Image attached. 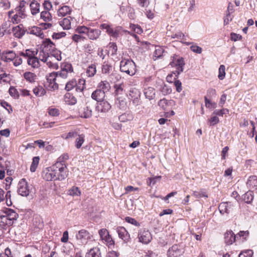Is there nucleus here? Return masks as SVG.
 Returning a JSON list of instances; mask_svg holds the SVG:
<instances>
[{
	"mask_svg": "<svg viewBox=\"0 0 257 257\" xmlns=\"http://www.w3.org/2000/svg\"><path fill=\"white\" fill-rule=\"evenodd\" d=\"M56 72L58 76L57 82L61 85V83L64 82L62 80L66 79L73 72V69L70 63H64L61 65L60 71Z\"/></svg>",
	"mask_w": 257,
	"mask_h": 257,
	"instance_id": "obj_4",
	"label": "nucleus"
},
{
	"mask_svg": "<svg viewBox=\"0 0 257 257\" xmlns=\"http://www.w3.org/2000/svg\"><path fill=\"white\" fill-rule=\"evenodd\" d=\"M253 251L251 249H247L240 252L238 257H252Z\"/></svg>",
	"mask_w": 257,
	"mask_h": 257,
	"instance_id": "obj_52",
	"label": "nucleus"
},
{
	"mask_svg": "<svg viewBox=\"0 0 257 257\" xmlns=\"http://www.w3.org/2000/svg\"><path fill=\"white\" fill-rule=\"evenodd\" d=\"M232 8L230 9V7L228 6L227 8V10L226 11V16L224 18V25H227L229 21H231L232 20V19L230 18L229 19V17H230V13H232Z\"/></svg>",
	"mask_w": 257,
	"mask_h": 257,
	"instance_id": "obj_46",
	"label": "nucleus"
},
{
	"mask_svg": "<svg viewBox=\"0 0 257 257\" xmlns=\"http://www.w3.org/2000/svg\"><path fill=\"white\" fill-rule=\"evenodd\" d=\"M44 90L42 87H36L33 89V92L36 96H40L43 94Z\"/></svg>",
	"mask_w": 257,
	"mask_h": 257,
	"instance_id": "obj_64",
	"label": "nucleus"
},
{
	"mask_svg": "<svg viewBox=\"0 0 257 257\" xmlns=\"http://www.w3.org/2000/svg\"><path fill=\"white\" fill-rule=\"evenodd\" d=\"M92 235L86 230L81 229L76 234V237L79 243L86 244L91 238Z\"/></svg>",
	"mask_w": 257,
	"mask_h": 257,
	"instance_id": "obj_7",
	"label": "nucleus"
},
{
	"mask_svg": "<svg viewBox=\"0 0 257 257\" xmlns=\"http://www.w3.org/2000/svg\"><path fill=\"white\" fill-rule=\"evenodd\" d=\"M236 236L231 230L227 231L224 234V242L227 245H231L235 241Z\"/></svg>",
	"mask_w": 257,
	"mask_h": 257,
	"instance_id": "obj_17",
	"label": "nucleus"
},
{
	"mask_svg": "<svg viewBox=\"0 0 257 257\" xmlns=\"http://www.w3.org/2000/svg\"><path fill=\"white\" fill-rule=\"evenodd\" d=\"M205 104L209 110L212 111L214 108L216 107V103L211 101L207 98V96H205Z\"/></svg>",
	"mask_w": 257,
	"mask_h": 257,
	"instance_id": "obj_37",
	"label": "nucleus"
},
{
	"mask_svg": "<svg viewBox=\"0 0 257 257\" xmlns=\"http://www.w3.org/2000/svg\"><path fill=\"white\" fill-rule=\"evenodd\" d=\"M44 48L46 52L48 51V53H50L51 51L54 50L55 48V45L53 42L49 39H46L43 43Z\"/></svg>",
	"mask_w": 257,
	"mask_h": 257,
	"instance_id": "obj_18",
	"label": "nucleus"
},
{
	"mask_svg": "<svg viewBox=\"0 0 257 257\" xmlns=\"http://www.w3.org/2000/svg\"><path fill=\"white\" fill-rule=\"evenodd\" d=\"M96 72V70L95 65L91 64L87 68L86 73V75L88 77H92L94 75Z\"/></svg>",
	"mask_w": 257,
	"mask_h": 257,
	"instance_id": "obj_40",
	"label": "nucleus"
},
{
	"mask_svg": "<svg viewBox=\"0 0 257 257\" xmlns=\"http://www.w3.org/2000/svg\"><path fill=\"white\" fill-rule=\"evenodd\" d=\"M170 64L172 66H176L177 67V72L178 74H179L180 73L182 72L184 70V66L185 65V63L184 62V60L183 58L179 57L178 58H174L173 61L170 62Z\"/></svg>",
	"mask_w": 257,
	"mask_h": 257,
	"instance_id": "obj_13",
	"label": "nucleus"
},
{
	"mask_svg": "<svg viewBox=\"0 0 257 257\" xmlns=\"http://www.w3.org/2000/svg\"><path fill=\"white\" fill-rule=\"evenodd\" d=\"M111 70V66L105 62L103 63L102 66V72L103 73H108Z\"/></svg>",
	"mask_w": 257,
	"mask_h": 257,
	"instance_id": "obj_51",
	"label": "nucleus"
},
{
	"mask_svg": "<svg viewBox=\"0 0 257 257\" xmlns=\"http://www.w3.org/2000/svg\"><path fill=\"white\" fill-rule=\"evenodd\" d=\"M39 160L40 158L39 157H35L33 158V162L30 167L31 172H34L36 171L39 162Z\"/></svg>",
	"mask_w": 257,
	"mask_h": 257,
	"instance_id": "obj_42",
	"label": "nucleus"
},
{
	"mask_svg": "<svg viewBox=\"0 0 257 257\" xmlns=\"http://www.w3.org/2000/svg\"><path fill=\"white\" fill-rule=\"evenodd\" d=\"M125 220L126 222L132 224L136 226L140 225V223L137 220L132 217H126Z\"/></svg>",
	"mask_w": 257,
	"mask_h": 257,
	"instance_id": "obj_60",
	"label": "nucleus"
},
{
	"mask_svg": "<svg viewBox=\"0 0 257 257\" xmlns=\"http://www.w3.org/2000/svg\"><path fill=\"white\" fill-rule=\"evenodd\" d=\"M22 26L20 25L13 28L12 32L15 37L21 38L24 35L25 31L21 27Z\"/></svg>",
	"mask_w": 257,
	"mask_h": 257,
	"instance_id": "obj_20",
	"label": "nucleus"
},
{
	"mask_svg": "<svg viewBox=\"0 0 257 257\" xmlns=\"http://www.w3.org/2000/svg\"><path fill=\"white\" fill-rule=\"evenodd\" d=\"M70 12L71 9L68 6H64L58 10L57 13L58 16L64 17L66 15L70 14Z\"/></svg>",
	"mask_w": 257,
	"mask_h": 257,
	"instance_id": "obj_30",
	"label": "nucleus"
},
{
	"mask_svg": "<svg viewBox=\"0 0 257 257\" xmlns=\"http://www.w3.org/2000/svg\"><path fill=\"white\" fill-rule=\"evenodd\" d=\"M141 92L136 88H131L129 91V99L135 105H138L140 102Z\"/></svg>",
	"mask_w": 257,
	"mask_h": 257,
	"instance_id": "obj_11",
	"label": "nucleus"
},
{
	"mask_svg": "<svg viewBox=\"0 0 257 257\" xmlns=\"http://www.w3.org/2000/svg\"><path fill=\"white\" fill-rule=\"evenodd\" d=\"M117 50L116 44L115 43H110L109 51L111 52V55H115L116 54Z\"/></svg>",
	"mask_w": 257,
	"mask_h": 257,
	"instance_id": "obj_53",
	"label": "nucleus"
},
{
	"mask_svg": "<svg viewBox=\"0 0 257 257\" xmlns=\"http://www.w3.org/2000/svg\"><path fill=\"white\" fill-rule=\"evenodd\" d=\"M18 192L19 195L27 197L30 192V186L25 179H21L18 184Z\"/></svg>",
	"mask_w": 257,
	"mask_h": 257,
	"instance_id": "obj_6",
	"label": "nucleus"
},
{
	"mask_svg": "<svg viewBox=\"0 0 257 257\" xmlns=\"http://www.w3.org/2000/svg\"><path fill=\"white\" fill-rule=\"evenodd\" d=\"M41 18L45 22H49L52 20V16L48 11H44L41 13Z\"/></svg>",
	"mask_w": 257,
	"mask_h": 257,
	"instance_id": "obj_41",
	"label": "nucleus"
},
{
	"mask_svg": "<svg viewBox=\"0 0 257 257\" xmlns=\"http://www.w3.org/2000/svg\"><path fill=\"white\" fill-rule=\"evenodd\" d=\"M72 20L71 17L65 18L59 22V25L64 30H69L71 28V20Z\"/></svg>",
	"mask_w": 257,
	"mask_h": 257,
	"instance_id": "obj_23",
	"label": "nucleus"
},
{
	"mask_svg": "<svg viewBox=\"0 0 257 257\" xmlns=\"http://www.w3.org/2000/svg\"><path fill=\"white\" fill-rule=\"evenodd\" d=\"M66 36V33L64 32L54 33L52 36L53 39H59L60 38L64 37Z\"/></svg>",
	"mask_w": 257,
	"mask_h": 257,
	"instance_id": "obj_57",
	"label": "nucleus"
},
{
	"mask_svg": "<svg viewBox=\"0 0 257 257\" xmlns=\"http://www.w3.org/2000/svg\"><path fill=\"white\" fill-rule=\"evenodd\" d=\"M117 100L118 101L119 107L120 109H124L126 107V102L124 99L118 98Z\"/></svg>",
	"mask_w": 257,
	"mask_h": 257,
	"instance_id": "obj_55",
	"label": "nucleus"
},
{
	"mask_svg": "<svg viewBox=\"0 0 257 257\" xmlns=\"http://www.w3.org/2000/svg\"><path fill=\"white\" fill-rule=\"evenodd\" d=\"M120 70L130 76L134 75L137 71L135 63L131 59H122L120 62Z\"/></svg>",
	"mask_w": 257,
	"mask_h": 257,
	"instance_id": "obj_3",
	"label": "nucleus"
},
{
	"mask_svg": "<svg viewBox=\"0 0 257 257\" xmlns=\"http://www.w3.org/2000/svg\"><path fill=\"white\" fill-rule=\"evenodd\" d=\"M229 206H231V202H222L220 204L219 206V209L220 212L221 214H224L225 213H228V207Z\"/></svg>",
	"mask_w": 257,
	"mask_h": 257,
	"instance_id": "obj_31",
	"label": "nucleus"
},
{
	"mask_svg": "<svg viewBox=\"0 0 257 257\" xmlns=\"http://www.w3.org/2000/svg\"><path fill=\"white\" fill-rule=\"evenodd\" d=\"M50 54H51V56H50V57H51L52 59L53 58V57H54L57 61H60L62 59L61 55V52L60 51L57 50L56 48H55L54 50L51 51Z\"/></svg>",
	"mask_w": 257,
	"mask_h": 257,
	"instance_id": "obj_36",
	"label": "nucleus"
},
{
	"mask_svg": "<svg viewBox=\"0 0 257 257\" xmlns=\"http://www.w3.org/2000/svg\"><path fill=\"white\" fill-rule=\"evenodd\" d=\"M48 52H46V51L44 50H42L41 51L39 54V58L40 60H41L42 61H43L45 62L46 61V60L49 59L50 57V56L48 55Z\"/></svg>",
	"mask_w": 257,
	"mask_h": 257,
	"instance_id": "obj_47",
	"label": "nucleus"
},
{
	"mask_svg": "<svg viewBox=\"0 0 257 257\" xmlns=\"http://www.w3.org/2000/svg\"><path fill=\"white\" fill-rule=\"evenodd\" d=\"M225 75V67L224 65H221L219 68V74L218 77L219 79L222 80L224 79Z\"/></svg>",
	"mask_w": 257,
	"mask_h": 257,
	"instance_id": "obj_49",
	"label": "nucleus"
},
{
	"mask_svg": "<svg viewBox=\"0 0 257 257\" xmlns=\"http://www.w3.org/2000/svg\"><path fill=\"white\" fill-rule=\"evenodd\" d=\"M54 166H56V169H55L54 172L56 173L55 176L57 180H64L67 176L66 174V166H59V164L55 163Z\"/></svg>",
	"mask_w": 257,
	"mask_h": 257,
	"instance_id": "obj_12",
	"label": "nucleus"
},
{
	"mask_svg": "<svg viewBox=\"0 0 257 257\" xmlns=\"http://www.w3.org/2000/svg\"><path fill=\"white\" fill-rule=\"evenodd\" d=\"M69 159V155L68 154H64L62 155L57 159L56 163L59 164V166H66L65 162Z\"/></svg>",
	"mask_w": 257,
	"mask_h": 257,
	"instance_id": "obj_38",
	"label": "nucleus"
},
{
	"mask_svg": "<svg viewBox=\"0 0 257 257\" xmlns=\"http://www.w3.org/2000/svg\"><path fill=\"white\" fill-rule=\"evenodd\" d=\"M85 80L83 79H80L79 82L77 83L76 86H75V90L76 92L79 94H82L83 91L85 88Z\"/></svg>",
	"mask_w": 257,
	"mask_h": 257,
	"instance_id": "obj_25",
	"label": "nucleus"
},
{
	"mask_svg": "<svg viewBox=\"0 0 257 257\" xmlns=\"http://www.w3.org/2000/svg\"><path fill=\"white\" fill-rule=\"evenodd\" d=\"M160 91L163 95H166L171 93L172 92V89L169 86L164 84L163 85L161 86Z\"/></svg>",
	"mask_w": 257,
	"mask_h": 257,
	"instance_id": "obj_45",
	"label": "nucleus"
},
{
	"mask_svg": "<svg viewBox=\"0 0 257 257\" xmlns=\"http://www.w3.org/2000/svg\"><path fill=\"white\" fill-rule=\"evenodd\" d=\"M58 76L56 72H53L49 74L47 77V80L50 85H52L51 87L54 89H58L60 83L57 82Z\"/></svg>",
	"mask_w": 257,
	"mask_h": 257,
	"instance_id": "obj_15",
	"label": "nucleus"
},
{
	"mask_svg": "<svg viewBox=\"0 0 257 257\" xmlns=\"http://www.w3.org/2000/svg\"><path fill=\"white\" fill-rule=\"evenodd\" d=\"M184 252L183 246L181 244H175L170 247L167 251L168 257H179Z\"/></svg>",
	"mask_w": 257,
	"mask_h": 257,
	"instance_id": "obj_5",
	"label": "nucleus"
},
{
	"mask_svg": "<svg viewBox=\"0 0 257 257\" xmlns=\"http://www.w3.org/2000/svg\"><path fill=\"white\" fill-rule=\"evenodd\" d=\"M138 238L139 241L144 244H148L152 239L150 232L146 229H141L140 230Z\"/></svg>",
	"mask_w": 257,
	"mask_h": 257,
	"instance_id": "obj_10",
	"label": "nucleus"
},
{
	"mask_svg": "<svg viewBox=\"0 0 257 257\" xmlns=\"http://www.w3.org/2000/svg\"><path fill=\"white\" fill-rule=\"evenodd\" d=\"M242 38V36L239 34H237L234 33H231L230 34V40L233 41H236L240 40Z\"/></svg>",
	"mask_w": 257,
	"mask_h": 257,
	"instance_id": "obj_62",
	"label": "nucleus"
},
{
	"mask_svg": "<svg viewBox=\"0 0 257 257\" xmlns=\"http://www.w3.org/2000/svg\"><path fill=\"white\" fill-rule=\"evenodd\" d=\"M84 142V136L83 135H78V138L75 141V147L77 149H79L82 146Z\"/></svg>",
	"mask_w": 257,
	"mask_h": 257,
	"instance_id": "obj_44",
	"label": "nucleus"
},
{
	"mask_svg": "<svg viewBox=\"0 0 257 257\" xmlns=\"http://www.w3.org/2000/svg\"><path fill=\"white\" fill-rule=\"evenodd\" d=\"M27 63L29 65L31 66L34 68H38L40 66L39 60L35 56L28 58Z\"/></svg>",
	"mask_w": 257,
	"mask_h": 257,
	"instance_id": "obj_27",
	"label": "nucleus"
},
{
	"mask_svg": "<svg viewBox=\"0 0 257 257\" xmlns=\"http://www.w3.org/2000/svg\"><path fill=\"white\" fill-rule=\"evenodd\" d=\"M13 62L14 65L17 67L22 63L23 60L22 58L16 54V58H15V59L13 60Z\"/></svg>",
	"mask_w": 257,
	"mask_h": 257,
	"instance_id": "obj_56",
	"label": "nucleus"
},
{
	"mask_svg": "<svg viewBox=\"0 0 257 257\" xmlns=\"http://www.w3.org/2000/svg\"><path fill=\"white\" fill-rule=\"evenodd\" d=\"M89 28L86 27L85 26H79L76 29V32L79 34H86L88 32V30Z\"/></svg>",
	"mask_w": 257,
	"mask_h": 257,
	"instance_id": "obj_50",
	"label": "nucleus"
},
{
	"mask_svg": "<svg viewBox=\"0 0 257 257\" xmlns=\"http://www.w3.org/2000/svg\"><path fill=\"white\" fill-rule=\"evenodd\" d=\"M110 85L107 81H101L97 85V89L91 94V98L97 102H102L105 98V94L109 91Z\"/></svg>",
	"mask_w": 257,
	"mask_h": 257,
	"instance_id": "obj_1",
	"label": "nucleus"
},
{
	"mask_svg": "<svg viewBox=\"0 0 257 257\" xmlns=\"http://www.w3.org/2000/svg\"><path fill=\"white\" fill-rule=\"evenodd\" d=\"M96 107L101 112H107L111 108L110 104L107 101H102Z\"/></svg>",
	"mask_w": 257,
	"mask_h": 257,
	"instance_id": "obj_21",
	"label": "nucleus"
},
{
	"mask_svg": "<svg viewBox=\"0 0 257 257\" xmlns=\"http://www.w3.org/2000/svg\"><path fill=\"white\" fill-rule=\"evenodd\" d=\"M68 194L72 196H79L81 195V191L77 187L73 186L69 190Z\"/></svg>",
	"mask_w": 257,
	"mask_h": 257,
	"instance_id": "obj_39",
	"label": "nucleus"
},
{
	"mask_svg": "<svg viewBox=\"0 0 257 257\" xmlns=\"http://www.w3.org/2000/svg\"><path fill=\"white\" fill-rule=\"evenodd\" d=\"M77 83L76 80L75 79H72L66 83L65 89L67 91H69L74 88Z\"/></svg>",
	"mask_w": 257,
	"mask_h": 257,
	"instance_id": "obj_35",
	"label": "nucleus"
},
{
	"mask_svg": "<svg viewBox=\"0 0 257 257\" xmlns=\"http://www.w3.org/2000/svg\"><path fill=\"white\" fill-rule=\"evenodd\" d=\"M18 216V214L15 210L10 208L5 209L3 214L0 216V227L4 228L7 226L13 225Z\"/></svg>",
	"mask_w": 257,
	"mask_h": 257,
	"instance_id": "obj_2",
	"label": "nucleus"
},
{
	"mask_svg": "<svg viewBox=\"0 0 257 257\" xmlns=\"http://www.w3.org/2000/svg\"><path fill=\"white\" fill-rule=\"evenodd\" d=\"M116 231L120 238L125 242H127L130 239V234L123 227L119 226L116 228Z\"/></svg>",
	"mask_w": 257,
	"mask_h": 257,
	"instance_id": "obj_16",
	"label": "nucleus"
},
{
	"mask_svg": "<svg viewBox=\"0 0 257 257\" xmlns=\"http://www.w3.org/2000/svg\"><path fill=\"white\" fill-rule=\"evenodd\" d=\"M242 199L246 203L250 204L253 199V193L251 191H248L242 196Z\"/></svg>",
	"mask_w": 257,
	"mask_h": 257,
	"instance_id": "obj_29",
	"label": "nucleus"
},
{
	"mask_svg": "<svg viewBox=\"0 0 257 257\" xmlns=\"http://www.w3.org/2000/svg\"><path fill=\"white\" fill-rule=\"evenodd\" d=\"M16 54L12 50L4 51L1 54V60L5 62L8 63L13 61L16 58Z\"/></svg>",
	"mask_w": 257,
	"mask_h": 257,
	"instance_id": "obj_14",
	"label": "nucleus"
},
{
	"mask_svg": "<svg viewBox=\"0 0 257 257\" xmlns=\"http://www.w3.org/2000/svg\"><path fill=\"white\" fill-rule=\"evenodd\" d=\"M164 53V49L163 48L161 47H158L156 48V50L154 53V57L156 58L154 60H156L158 58H160L163 55Z\"/></svg>",
	"mask_w": 257,
	"mask_h": 257,
	"instance_id": "obj_43",
	"label": "nucleus"
},
{
	"mask_svg": "<svg viewBox=\"0 0 257 257\" xmlns=\"http://www.w3.org/2000/svg\"><path fill=\"white\" fill-rule=\"evenodd\" d=\"M246 185L248 188L257 190V177L255 176H250L246 182Z\"/></svg>",
	"mask_w": 257,
	"mask_h": 257,
	"instance_id": "obj_19",
	"label": "nucleus"
},
{
	"mask_svg": "<svg viewBox=\"0 0 257 257\" xmlns=\"http://www.w3.org/2000/svg\"><path fill=\"white\" fill-rule=\"evenodd\" d=\"M10 3L7 0H2L0 3V6L4 10L9 9L10 8Z\"/></svg>",
	"mask_w": 257,
	"mask_h": 257,
	"instance_id": "obj_58",
	"label": "nucleus"
},
{
	"mask_svg": "<svg viewBox=\"0 0 257 257\" xmlns=\"http://www.w3.org/2000/svg\"><path fill=\"white\" fill-rule=\"evenodd\" d=\"M55 169H56V167L54 165L50 168H46L43 172V178L47 181L57 180L55 176L56 173L54 172Z\"/></svg>",
	"mask_w": 257,
	"mask_h": 257,
	"instance_id": "obj_9",
	"label": "nucleus"
},
{
	"mask_svg": "<svg viewBox=\"0 0 257 257\" xmlns=\"http://www.w3.org/2000/svg\"><path fill=\"white\" fill-rule=\"evenodd\" d=\"M24 77L27 81L32 83L35 81L37 76L31 72H26L24 74Z\"/></svg>",
	"mask_w": 257,
	"mask_h": 257,
	"instance_id": "obj_32",
	"label": "nucleus"
},
{
	"mask_svg": "<svg viewBox=\"0 0 257 257\" xmlns=\"http://www.w3.org/2000/svg\"><path fill=\"white\" fill-rule=\"evenodd\" d=\"M30 6L33 15H35L40 12V4L39 3L31 2Z\"/></svg>",
	"mask_w": 257,
	"mask_h": 257,
	"instance_id": "obj_33",
	"label": "nucleus"
},
{
	"mask_svg": "<svg viewBox=\"0 0 257 257\" xmlns=\"http://www.w3.org/2000/svg\"><path fill=\"white\" fill-rule=\"evenodd\" d=\"M77 135V133L76 132H70L67 135H63L62 136V138L65 139H68L69 138H73L75 137Z\"/></svg>",
	"mask_w": 257,
	"mask_h": 257,
	"instance_id": "obj_59",
	"label": "nucleus"
},
{
	"mask_svg": "<svg viewBox=\"0 0 257 257\" xmlns=\"http://www.w3.org/2000/svg\"><path fill=\"white\" fill-rule=\"evenodd\" d=\"M120 29V27H116L114 29L111 28L108 30L107 34L111 37L117 38L119 36Z\"/></svg>",
	"mask_w": 257,
	"mask_h": 257,
	"instance_id": "obj_34",
	"label": "nucleus"
},
{
	"mask_svg": "<svg viewBox=\"0 0 257 257\" xmlns=\"http://www.w3.org/2000/svg\"><path fill=\"white\" fill-rule=\"evenodd\" d=\"M101 31L97 29L89 28L87 36L90 40H96L100 36Z\"/></svg>",
	"mask_w": 257,
	"mask_h": 257,
	"instance_id": "obj_24",
	"label": "nucleus"
},
{
	"mask_svg": "<svg viewBox=\"0 0 257 257\" xmlns=\"http://www.w3.org/2000/svg\"><path fill=\"white\" fill-rule=\"evenodd\" d=\"M144 93L146 98L152 100L155 98V90L153 87H149L144 89Z\"/></svg>",
	"mask_w": 257,
	"mask_h": 257,
	"instance_id": "obj_22",
	"label": "nucleus"
},
{
	"mask_svg": "<svg viewBox=\"0 0 257 257\" xmlns=\"http://www.w3.org/2000/svg\"><path fill=\"white\" fill-rule=\"evenodd\" d=\"M45 63L47 64V66L53 69H57L58 67V65L57 63H54L52 62L51 57H50L49 59L46 60Z\"/></svg>",
	"mask_w": 257,
	"mask_h": 257,
	"instance_id": "obj_54",
	"label": "nucleus"
},
{
	"mask_svg": "<svg viewBox=\"0 0 257 257\" xmlns=\"http://www.w3.org/2000/svg\"><path fill=\"white\" fill-rule=\"evenodd\" d=\"M99 235L102 241H103L108 246L114 245V241L113 240L111 236L109 235L108 230L105 228H102L99 230Z\"/></svg>",
	"mask_w": 257,
	"mask_h": 257,
	"instance_id": "obj_8",
	"label": "nucleus"
},
{
	"mask_svg": "<svg viewBox=\"0 0 257 257\" xmlns=\"http://www.w3.org/2000/svg\"><path fill=\"white\" fill-rule=\"evenodd\" d=\"M72 40L76 43L80 42L81 41H84L85 39V37H83L81 35L75 34L72 36Z\"/></svg>",
	"mask_w": 257,
	"mask_h": 257,
	"instance_id": "obj_63",
	"label": "nucleus"
},
{
	"mask_svg": "<svg viewBox=\"0 0 257 257\" xmlns=\"http://www.w3.org/2000/svg\"><path fill=\"white\" fill-rule=\"evenodd\" d=\"M190 49L193 52L196 53L197 54H201L202 51V48L196 45H193L190 47Z\"/></svg>",
	"mask_w": 257,
	"mask_h": 257,
	"instance_id": "obj_61",
	"label": "nucleus"
},
{
	"mask_svg": "<svg viewBox=\"0 0 257 257\" xmlns=\"http://www.w3.org/2000/svg\"><path fill=\"white\" fill-rule=\"evenodd\" d=\"M64 101L68 104L73 105L76 103L77 99L74 96L70 93H67L64 95Z\"/></svg>",
	"mask_w": 257,
	"mask_h": 257,
	"instance_id": "obj_26",
	"label": "nucleus"
},
{
	"mask_svg": "<svg viewBox=\"0 0 257 257\" xmlns=\"http://www.w3.org/2000/svg\"><path fill=\"white\" fill-rule=\"evenodd\" d=\"M9 93L11 96L15 98H18L19 97V92L18 90L13 86H11L9 90Z\"/></svg>",
	"mask_w": 257,
	"mask_h": 257,
	"instance_id": "obj_48",
	"label": "nucleus"
},
{
	"mask_svg": "<svg viewBox=\"0 0 257 257\" xmlns=\"http://www.w3.org/2000/svg\"><path fill=\"white\" fill-rule=\"evenodd\" d=\"M100 251L98 248L93 247L90 249L86 254V257H100Z\"/></svg>",
	"mask_w": 257,
	"mask_h": 257,
	"instance_id": "obj_28",
	"label": "nucleus"
}]
</instances>
